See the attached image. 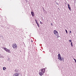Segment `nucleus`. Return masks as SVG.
<instances>
[{
	"mask_svg": "<svg viewBox=\"0 0 76 76\" xmlns=\"http://www.w3.org/2000/svg\"><path fill=\"white\" fill-rule=\"evenodd\" d=\"M69 41L70 42H72V40H69Z\"/></svg>",
	"mask_w": 76,
	"mask_h": 76,
	"instance_id": "dca6fc26",
	"label": "nucleus"
},
{
	"mask_svg": "<svg viewBox=\"0 0 76 76\" xmlns=\"http://www.w3.org/2000/svg\"><path fill=\"white\" fill-rule=\"evenodd\" d=\"M68 8L69 9V10H71V8H70V7L69 4H68Z\"/></svg>",
	"mask_w": 76,
	"mask_h": 76,
	"instance_id": "1a4fd4ad",
	"label": "nucleus"
},
{
	"mask_svg": "<svg viewBox=\"0 0 76 76\" xmlns=\"http://www.w3.org/2000/svg\"><path fill=\"white\" fill-rule=\"evenodd\" d=\"M51 25L52 26H53V24L52 23H51Z\"/></svg>",
	"mask_w": 76,
	"mask_h": 76,
	"instance_id": "6ab92c4d",
	"label": "nucleus"
},
{
	"mask_svg": "<svg viewBox=\"0 0 76 76\" xmlns=\"http://www.w3.org/2000/svg\"><path fill=\"white\" fill-rule=\"evenodd\" d=\"M53 33L55 35L57 36V37H58V31L56 30H54L53 31Z\"/></svg>",
	"mask_w": 76,
	"mask_h": 76,
	"instance_id": "f257e3e1",
	"label": "nucleus"
},
{
	"mask_svg": "<svg viewBox=\"0 0 76 76\" xmlns=\"http://www.w3.org/2000/svg\"><path fill=\"white\" fill-rule=\"evenodd\" d=\"M72 42H71V45L72 47H73V45L72 44Z\"/></svg>",
	"mask_w": 76,
	"mask_h": 76,
	"instance_id": "ddd939ff",
	"label": "nucleus"
},
{
	"mask_svg": "<svg viewBox=\"0 0 76 76\" xmlns=\"http://www.w3.org/2000/svg\"><path fill=\"white\" fill-rule=\"evenodd\" d=\"M19 76V74H18V73H15L14 74L13 76Z\"/></svg>",
	"mask_w": 76,
	"mask_h": 76,
	"instance_id": "423d86ee",
	"label": "nucleus"
},
{
	"mask_svg": "<svg viewBox=\"0 0 76 76\" xmlns=\"http://www.w3.org/2000/svg\"><path fill=\"white\" fill-rule=\"evenodd\" d=\"M58 60H60V61H61L62 60V59H61V56H60V54H59L58 55Z\"/></svg>",
	"mask_w": 76,
	"mask_h": 76,
	"instance_id": "7ed1b4c3",
	"label": "nucleus"
},
{
	"mask_svg": "<svg viewBox=\"0 0 76 76\" xmlns=\"http://www.w3.org/2000/svg\"><path fill=\"white\" fill-rule=\"evenodd\" d=\"M37 26H38L39 27V24H38V23H37Z\"/></svg>",
	"mask_w": 76,
	"mask_h": 76,
	"instance_id": "4468645a",
	"label": "nucleus"
},
{
	"mask_svg": "<svg viewBox=\"0 0 76 76\" xmlns=\"http://www.w3.org/2000/svg\"><path fill=\"white\" fill-rule=\"evenodd\" d=\"M3 49L6 51L7 52H10V50L7 49V48H3Z\"/></svg>",
	"mask_w": 76,
	"mask_h": 76,
	"instance_id": "20e7f679",
	"label": "nucleus"
},
{
	"mask_svg": "<svg viewBox=\"0 0 76 76\" xmlns=\"http://www.w3.org/2000/svg\"><path fill=\"white\" fill-rule=\"evenodd\" d=\"M5 69H6V67H3V69L4 70H5Z\"/></svg>",
	"mask_w": 76,
	"mask_h": 76,
	"instance_id": "9d476101",
	"label": "nucleus"
},
{
	"mask_svg": "<svg viewBox=\"0 0 76 76\" xmlns=\"http://www.w3.org/2000/svg\"><path fill=\"white\" fill-rule=\"evenodd\" d=\"M40 24H41L42 25V23L41 22V21H40Z\"/></svg>",
	"mask_w": 76,
	"mask_h": 76,
	"instance_id": "f3484780",
	"label": "nucleus"
},
{
	"mask_svg": "<svg viewBox=\"0 0 76 76\" xmlns=\"http://www.w3.org/2000/svg\"><path fill=\"white\" fill-rule=\"evenodd\" d=\"M39 75L40 76H42V75H44V73H42V72H40L39 73Z\"/></svg>",
	"mask_w": 76,
	"mask_h": 76,
	"instance_id": "0eeeda50",
	"label": "nucleus"
},
{
	"mask_svg": "<svg viewBox=\"0 0 76 76\" xmlns=\"http://www.w3.org/2000/svg\"><path fill=\"white\" fill-rule=\"evenodd\" d=\"M41 72H42V73H44L45 72V68H43L42 69H41Z\"/></svg>",
	"mask_w": 76,
	"mask_h": 76,
	"instance_id": "39448f33",
	"label": "nucleus"
},
{
	"mask_svg": "<svg viewBox=\"0 0 76 76\" xmlns=\"http://www.w3.org/2000/svg\"><path fill=\"white\" fill-rule=\"evenodd\" d=\"M32 42V40L31 41Z\"/></svg>",
	"mask_w": 76,
	"mask_h": 76,
	"instance_id": "412c9836",
	"label": "nucleus"
},
{
	"mask_svg": "<svg viewBox=\"0 0 76 76\" xmlns=\"http://www.w3.org/2000/svg\"><path fill=\"white\" fill-rule=\"evenodd\" d=\"M12 47L13 48L15 49L18 48V46H17V45L16 43H14L12 45Z\"/></svg>",
	"mask_w": 76,
	"mask_h": 76,
	"instance_id": "f03ea898",
	"label": "nucleus"
},
{
	"mask_svg": "<svg viewBox=\"0 0 76 76\" xmlns=\"http://www.w3.org/2000/svg\"><path fill=\"white\" fill-rule=\"evenodd\" d=\"M62 59H63V60H64V58H62Z\"/></svg>",
	"mask_w": 76,
	"mask_h": 76,
	"instance_id": "aec40b11",
	"label": "nucleus"
},
{
	"mask_svg": "<svg viewBox=\"0 0 76 76\" xmlns=\"http://www.w3.org/2000/svg\"><path fill=\"white\" fill-rule=\"evenodd\" d=\"M35 21L36 23H38V22H37V20H35Z\"/></svg>",
	"mask_w": 76,
	"mask_h": 76,
	"instance_id": "9b49d317",
	"label": "nucleus"
},
{
	"mask_svg": "<svg viewBox=\"0 0 76 76\" xmlns=\"http://www.w3.org/2000/svg\"><path fill=\"white\" fill-rule=\"evenodd\" d=\"M74 60H75V63H76V59H75V58H73Z\"/></svg>",
	"mask_w": 76,
	"mask_h": 76,
	"instance_id": "f8f14e48",
	"label": "nucleus"
},
{
	"mask_svg": "<svg viewBox=\"0 0 76 76\" xmlns=\"http://www.w3.org/2000/svg\"><path fill=\"white\" fill-rule=\"evenodd\" d=\"M65 31H66V33L68 34L67 31L66 30V29L65 30Z\"/></svg>",
	"mask_w": 76,
	"mask_h": 76,
	"instance_id": "2eb2a0df",
	"label": "nucleus"
},
{
	"mask_svg": "<svg viewBox=\"0 0 76 76\" xmlns=\"http://www.w3.org/2000/svg\"><path fill=\"white\" fill-rule=\"evenodd\" d=\"M70 33H72V31H70Z\"/></svg>",
	"mask_w": 76,
	"mask_h": 76,
	"instance_id": "a211bd4d",
	"label": "nucleus"
},
{
	"mask_svg": "<svg viewBox=\"0 0 76 76\" xmlns=\"http://www.w3.org/2000/svg\"><path fill=\"white\" fill-rule=\"evenodd\" d=\"M31 14L32 16H34V13L33 12H31Z\"/></svg>",
	"mask_w": 76,
	"mask_h": 76,
	"instance_id": "6e6552de",
	"label": "nucleus"
}]
</instances>
